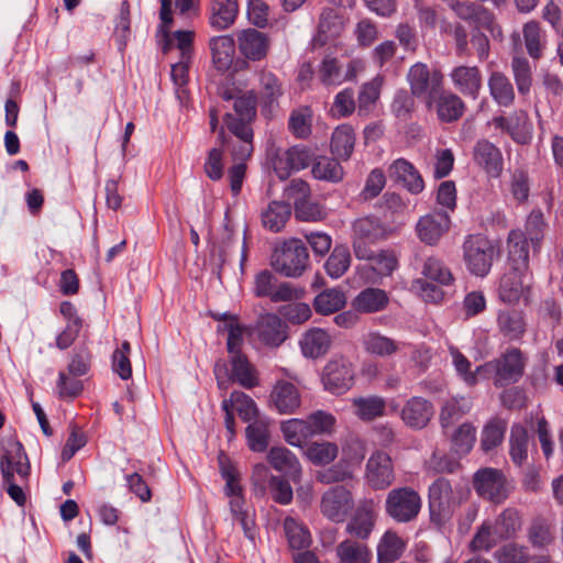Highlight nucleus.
<instances>
[{
	"label": "nucleus",
	"instance_id": "nucleus-52",
	"mask_svg": "<svg viewBox=\"0 0 563 563\" xmlns=\"http://www.w3.org/2000/svg\"><path fill=\"white\" fill-rule=\"evenodd\" d=\"M338 453V445L328 441L312 442L305 451L307 459L314 465L330 464L336 459Z\"/></svg>",
	"mask_w": 563,
	"mask_h": 563
},
{
	"label": "nucleus",
	"instance_id": "nucleus-63",
	"mask_svg": "<svg viewBox=\"0 0 563 563\" xmlns=\"http://www.w3.org/2000/svg\"><path fill=\"white\" fill-rule=\"evenodd\" d=\"M511 68L519 93L527 95L532 84V74L528 59L519 56L514 57Z\"/></svg>",
	"mask_w": 563,
	"mask_h": 563
},
{
	"label": "nucleus",
	"instance_id": "nucleus-11",
	"mask_svg": "<svg viewBox=\"0 0 563 563\" xmlns=\"http://www.w3.org/2000/svg\"><path fill=\"white\" fill-rule=\"evenodd\" d=\"M473 486L479 497L494 504L504 503L510 494L505 474L493 467L478 470L474 474Z\"/></svg>",
	"mask_w": 563,
	"mask_h": 563
},
{
	"label": "nucleus",
	"instance_id": "nucleus-64",
	"mask_svg": "<svg viewBox=\"0 0 563 563\" xmlns=\"http://www.w3.org/2000/svg\"><path fill=\"white\" fill-rule=\"evenodd\" d=\"M500 540L501 539L495 534L494 523L485 521L474 534L471 541V549L473 551H488Z\"/></svg>",
	"mask_w": 563,
	"mask_h": 563
},
{
	"label": "nucleus",
	"instance_id": "nucleus-33",
	"mask_svg": "<svg viewBox=\"0 0 563 563\" xmlns=\"http://www.w3.org/2000/svg\"><path fill=\"white\" fill-rule=\"evenodd\" d=\"M230 378L242 387L251 389L258 385V376L255 367L243 353L230 355Z\"/></svg>",
	"mask_w": 563,
	"mask_h": 563
},
{
	"label": "nucleus",
	"instance_id": "nucleus-57",
	"mask_svg": "<svg viewBox=\"0 0 563 563\" xmlns=\"http://www.w3.org/2000/svg\"><path fill=\"white\" fill-rule=\"evenodd\" d=\"M229 506L234 520L239 521L244 534L253 540L254 539V519L244 508L245 501L243 495L229 498Z\"/></svg>",
	"mask_w": 563,
	"mask_h": 563
},
{
	"label": "nucleus",
	"instance_id": "nucleus-49",
	"mask_svg": "<svg viewBox=\"0 0 563 563\" xmlns=\"http://www.w3.org/2000/svg\"><path fill=\"white\" fill-rule=\"evenodd\" d=\"M497 323L500 332L510 340H519L526 331L523 316L516 310L500 311Z\"/></svg>",
	"mask_w": 563,
	"mask_h": 563
},
{
	"label": "nucleus",
	"instance_id": "nucleus-23",
	"mask_svg": "<svg viewBox=\"0 0 563 563\" xmlns=\"http://www.w3.org/2000/svg\"><path fill=\"white\" fill-rule=\"evenodd\" d=\"M267 461L274 470L289 476L294 483L300 482L302 475L300 462L287 448H272L268 451Z\"/></svg>",
	"mask_w": 563,
	"mask_h": 563
},
{
	"label": "nucleus",
	"instance_id": "nucleus-16",
	"mask_svg": "<svg viewBox=\"0 0 563 563\" xmlns=\"http://www.w3.org/2000/svg\"><path fill=\"white\" fill-rule=\"evenodd\" d=\"M451 228L448 213H426L417 222L418 238L427 245H437Z\"/></svg>",
	"mask_w": 563,
	"mask_h": 563
},
{
	"label": "nucleus",
	"instance_id": "nucleus-54",
	"mask_svg": "<svg viewBox=\"0 0 563 563\" xmlns=\"http://www.w3.org/2000/svg\"><path fill=\"white\" fill-rule=\"evenodd\" d=\"M453 449L459 454H467L476 442V428L464 422L459 426L451 435Z\"/></svg>",
	"mask_w": 563,
	"mask_h": 563
},
{
	"label": "nucleus",
	"instance_id": "nucleus-55",
	"mask_svg": "<svg viewBox=\"0 0 563 563\" xmlns=\"http://www.w3.org/2000/svg\"><path fill=\"white\" fill-rule=\"evenodd\" d=\"M283 95L279 79L271 71L260 74V97L265 106L271 107Z\"/></svg>",
	"mask_w": 563,
	"mask_h": 563
},
{
	"label": "nucleus",
	"instance_id": "nucleus-26",
	"mask_svg": "<svg viewBox=\"0 0 563 563\" xmlns=\"http://www.w3.org/2000/svg\"><path fill=\"white\" fill-rule=\"evenodd\" d=\"M280 207L285 211H312L310 208V187L302 179H292L284 190Z\"/></svg>",
	"mask_w": 563,
	"mask_h": 563
},
{
	"label": "nucleus",
	"instance_id": "nucleus-62",
	"mask_svg": "<svg viewBox=\"0 0 563 563\" xmlns=\"http://www.w3.org/2000/svg\"><path fill=\"white\" fill-rule=\"evenodd\" d=\"M422 275L440 285L448 286L454 280V277L449 267L442 261L435 257H429L423 264Z\"/></svg>",
	"mask_w": 563,
	"mask_h": 563
},
{
	"label": "nucleus",
	"instance_id": "nucleus-4",
	"mask_svg": "<svg viewBox=\"0 0 563 563\" xmlns=\"http://www.w3.org/2000/svg\"><path fill=\"white\" fill-rule=\"evenodd\" d=\"M462 503L459 492H454L445 478L437 479L429 488V508L431 521L442 526L454 509Z\"/></svg>",
	"mask_w": 563,
	"mask_h": 563
},
{
	"label": "nucleus",
	"instance_id": "nucleus-1",
	"mask_svg": "<svg viewBox=\"0 0 563 563\" xmlns=\"http://www.w3.org/2000/svg\"><path fill=\"white\" fill-rule=\"evenodd\" d=\"M498 254L494 241L482 233L467 234L462 243V258L467 272L476 277L489 274Z\"/></svg>",
	"mask_w": 563,
	"mask_h": 563
},
{
	"label": "nucleus",
	"instance_id": "nucleus-9",
	"mask_svg": "<svg viewBox=\"0 0 563 563\" xmlns=\"http://www.w3.org/2000/svg\"><path fill=\"white\" fill-rule=\"evenodd\" d=\"M366 485L374 490L389 488L395 479V463L389 453L375 450L365 463L364 476Z\"/></svg>",
	"mask_w": 563,
	"mask_h": 563
},
{
	"label": "nucleus",
	"instance_id": "nucleus-36",
	"mask_svg": "<svg viewBox=\"0 0 563 563\" xmlns=\"http://www.w3.org/2000/svg\"><path fill=\"white\" fill-rule=\"evenodd\" d=\"M405 549V540L397 532L387 530L377 544V562L391 563L402 555Z\"/></svg>",
	"mask_w": 563,
	"mask_h": 563
},
{
	"label": "nucleus",
	"instance_id": "nucleus-28",
	"mask_svg": "<svg viewBox=\"0 0 563 563\" xmlns=\"http://www.w3.org/2000/svg\"><path fill=\"white\" fill-rule=\"evenodd\" d=\"M507 246L511 269L527 272L529 265L527 236L520 230H512L508 235Z\"/></svg>",
	"mask_w": 563,
	"mask_h": 563
},
{
	"label": "nucleus",
	"instance_id": "nucleus-56",
	"mask_svg": "<svg viewBox=\"0 0 563 563\" xmlns=\"http://www.w3.org/2000/svg\"><path fill=\"white\" fill-rule=\"evenodd\" d=\"M380 93V79L374 78L373 80L365 82L362 85L358 97H357V110L360 115H366L368 114L376 101L379 98Z\"/></svg>",
	"mask_w": 563,
	"mask_h": 563
},
{
	"label": "nucleus",
	"instance_id": "nucleus-24",
	"mask_svg": "<svg viewBox=\"0 0 563 563\" xmlns=\"http://www.w3.org/2000/svg\"><path fill=\"white\" fill-rule=\"evenodd\" d=\"M353 413L363 422H372L386 413V399L378 395L358 396L351 399Z\"/></svg>",
	"mask_w": 563,
	"mask_h": 563
},
{
	"label": "nucleus",
	"instance_id": "nucleus-8",
	"mask_svg": "<svg viewBox=\"0 0 563 563\" xmlns=\"http://www.w3.org/2000/svg\"><path fill=\"white\" fill-rule=\"evenodd\" d=\"M526 358L517 347L508 349L498 358L484 365V369L495 373L494 384L504 387L517 383L523 375Z\"/></svg>",
	"mask_w": 563,
	"mask_h": 563
},
{
	"label": "nucleus",
	"instance_id": "nucleus-58",
	"mask_svg": "<svg viewBox=\"0 0 563 563\" xmlns=\"http://www.w3.org/2000/svg\"><path fill=\"white\" fill-rule=\"evenodd\" d=\"M225 100L234 99L233 109L238 119H245L246 121H254L256 117V96L253 91H249L242 96L234 98L231 93L224 92Z\"/></svg>",
	"mask_w": 563,
	"mask_h": 563
},
{
	"label": "nucleus",
	"instance_id": "nucleus-14",
	"mask_svg": "<svg viewBox=\"0 0 563 563\" xmlns=\"http://www.w3.org/2000/svg\"><path fill=\"white\" fill-rule=\"evenodd\" d=\"M354 373L350 363L344 360L330 361L323 368L322 383L332 394H343L353 384Z\"/></svg>",
	"mask_w": 563,
	"mask_h": 563
},
{
	"label": "nucleus",
	"instance_id": "nucleus-37",
	"mask_svg": "<svg viewBox=\"0 0 563 563\" xmlns=\"http://www.w3.org/2000/svg\"><path fill=\"white\" fill-rule=\"evenodd\" d=\"M338 563H368L372 552L366 544L346 539L335 548Z\"/></svg>",
	"mask_w": 563,
	"mask_h": 563
},
{
	"label": "nucleus",
	"instance_id": "nucleus-32",
	"mask_svg": "<svg viewBox=\"0 0 563 563\" xmlns=\"http://www.w3.org/2000/svg\"><path fill=\"white\" fill-rule=\"evenodd\" d=\"M316 80L325 88L344 84L343 65L336 57L325 55L316 68Z\"/></svg>",
	"mask_w": 563,
	"mask_h": 563
},
{
	"label": "nucleus",
	"instance_id": "nucleus-31",
	"mask_svg": "<svg viewBox=\"0 0 563 563\" xmlns=\"http://www.w3.org/2000/svg\"><path fill=\"white\" fill-rule=\"evenodd\" d=\"M331 343V336L325 330L312 328L303 333L300 347L306 357L318 358L329 351Z\"/></svg>",
	"mask_w": 563,
	"mask_h": 563
},
{
	"label": "nucleus",
	"instance_id": "nucleus-10",
	"mask_svg": "<svg viewBox=\"0 0 563 563\" xmlns=\"http://www.w3.org/2000/svg\"><path fill=\"white\" fill-rule=\"evenodd\" d=\"M0 471L2 479L18 476L20 482H26L30 475V463L21 442L10 437L2 441L0 452Z\"/></svg>",
	"mask_w": 563,
	"mask_h": 563
},
{
	"label": "nucleus",
	"instance_id": "nucleus-48",
	"mask_svg": "<svg viewBox=\"0 0 563 563\" xmlns=\"http://www.w3.org/2000/svg\"><path fill=\"white\" fill-rule=\"evenodd\" d=\"M311 173L316 179L339 183L343 179V167L336 158L319 156L312 164Z\"/></svg>",
	"mask_w": 563,
	"mask_h": 563
},
{
	"label": "nucleus",
	"instance_id": "nucleus-50",
	"mask_svg": "<svg viewBox=\"0 0 563 563\" xmlns=\"http://www.w3.org/2000/svg\"><path fill=\"white\" fill-rule=\"evenodd\" d=\"M351 265V253L347 246L336 245L324 263V269L332 279L342 277Z\"/></svg>",
	"mask_w": 563,
	"mask_h": 563
},
{
	"label": "nucleus",
	"instance_id": "nucleus-59",
	"mask_svg": "<svg viewBox=\"0 0 563 563\" xmlns=\"http://www.w3.org/2000/svg\"><path fill=\"white\" fill-rule=\"evenodd\" d=\"M268 426L261 419L250 422L246 428L249 446L254 452H263L268 445Z\"/></svg>",
	"mask_w": 563,
	"mask_h": 563
},
{
	"label": "nucleus",
	"instance_id": "nucleus-25",
	"mask_svg": "<svg viewBox=\"0 0 563 563\" xmlns=\"http://www.w3.org/2000/svg\"><path fill=\"white\" fill-rule=\"evenodd\" d=\"M389 303L388 294L380 288L368 287L360 291L352 300V308L362 314L383 311Z\"/></svg>",
	"mask_w": 563,
	"mask_h": 563
},
{
	"label": "nucleus",
	"instance_id": "nucleus-60",
	"mask_svg": "<svg viewBox=\"0 0 563 563\" xmlns=\"http://www.w3.org/2000/svg\"><path fill=\"white\" fill-rule=\"evenodd\" d=\"M312 112L310 108H299L291 112L288 126L298 139H306L311 133Z\"/></svg>",
	"mask_w": 563,
	"mask_h": 563
},
{
	"label": "nucleus",
	"instance_id": "nucleus-17",
	"mask_svg": "<svg viewBox=\"0 0 563 563\" xmlns=\"http://www.w3.org/2000/svg\"><path fill=\"white\" fill-rule=\"evenodd\" d=\"M269 402L278 413L291 415L300 407L301 396L292 383L282 379L274 385Z\"/></svg>",
	"mask_w": 563,
	"mask_h": 563
},
{
	"label": "nucleus",
	"instance_id": "nucleus-21",
	"mask_svg": "<svg viewBox=\"0 0 563 563\" xmlns=\"http://www.w3.org/2000/svg\"><path fill=\"white\" fill-rule=\"evenodd\" d=\"M473 157L475 163L483 167L489 176H500L504 167L503 154L492 142L485 139L477 141Z\"/></svg>",
	"mask_w": 563,
	"mask_h": 563
},
{
	"label": "nucleus",
	"instance_id": "nucleus-3",
	"mask_svg": "<svg viewBox=\"0 0 563 563\" xmlns=\"http://www.w3.org/2000/svg\"><path fill=\"white\" fill-rule=\"evenodd\" d=\"M272 266L280 275L289 278L300 277L308 267L309 253L306 245L298 239L285 241L275 249Z\"/></svg>",
	"mask_w": 563,
	"mask_h": 563
},
{
	"label": "nucleus",
	"instance_id": "nucleus-2",
	"mask_svg": "<svg viewBox=\"0 0 563 563\" xmlns=\"http://www.w3.org/2000/svg\"><path fill=\"white\" fill-rule=\"evenodd\" d=\"M223 121L230 135L221 129L218 136L220 145L230 153L232 159H249L254 151L253 121L238 119L232 113H227Z\"/></svg>",
	"mask_w": 563,
	"mask_h": 563
},
{
	"label": "nucleus",
	"instance_id": "nucleus-43",
	"mask_svg": "<svg viewBox=\"0 0 563 563\" xmlns=\"http://www.w3.org/2000/svg\"><path fill=\"white\" fill-rule=\"evenodd\" d=\"M489 93L499 106L509 107L515 100L512 84L500 71H493L488 79Z\"/></svg>",
	"mask_w": 563,
	"mask_h": 563
},
{
	"label": "nucleus",
	"instance_id": "nucleus-47",
	"mask_svg": "<svg viewBox=\"0 0 563 563\" xmlns=\"http://www.w3.org/2000/svg\"><path fill=\"white\" fill-rule=\"evenodd\" d=\"M355 144L354 130L349 124L338 126L331 137V151L340 158L349 159Z\"/></svg>",
	"mask_w": 563,
	"mask_h": 563
},
{
	"label": "nucleus",
	"instance_id": "nucleus-13",
	"mask_svg": "<svg viewBox=\"0 0 563 563\" xmlns=\"http://www.w3.org/2000/svg\"><path fill=\"white\" fill-rule=\"evenodd\" d=\"M377 507L378 505L374 499L361 500L353 517L346 525V532L362 540L367 539L376 523Z\"/></svg>",
	"mask_w": 563,
	"mask_h": 563
},
{
	"label": "nucleus",
	"instance_id": "nucleus-15",
	"mask_svg": "<svg viewBox=\"0 0 563 563\" xmlns=\"http://www.w3.org/2000/svg\"><path fill=\"white\" fill-rule=\"evenodd\" d=\"M238 38V48L245 58L252 62H257L264 59L271 47L269 37L256 30V29H245L236 34Z\"/></svg>",
	"mask_w": 563,
	"mask_h": 563
},
{
	"label": "nucleus",
	"instance_id": "nucleus-53",
	"mask_svg": "<svg viewBox=\"0 0 563 563\" xmlns=\"http://www.w3.org/2000/svg\"><path fill=\"white\" fill-rule=\"evenodd\" d=\"M218 320H223V330L228 332V342L227 347L230 355H234L235 353H241V347L243 345V335H244V327H242L238 318L235 316L222 314L216 317Z\"/></svg>",
	"mask_w": 563,
	"mask_h": 563
},
{
	"label": "nucleus",
	"instance_id": "nucleus-34",
	"mask_svg": "<svg viewBox=\"0 0 563 563\" xmlns=\"http://www.w3.org/2000/svg\"><path fill=\"white\" fill-rule=\"evenodd\" d=\"M346 301V295L341 288H327L314 297L313 308L317 313L329 316L341 311Z\"/></svg>",
	"mask_w": 563,
	"mask_h": 563
},
{
	"label": "nucleus",
	"instance_id": "nucleus-6",
	"mask_svg": "<svg viewBox=\"0 0 563 563\" xmlns=\"http://www.w3.org/2000/svg\"><path fill=\"white\" fill-rule=\"evenodd\" d=\"M421 509L419 494L410 487L393 488L386 496L385 511L399 523L415 520Z\"/></svg>",
	"mask_w": 563,
	"mask_h": 563
},
{
	"label": "nucleus",
	"instance_id": "nucleus-45",
	"mask_svg": "<svg viewBox=\"0 0 563 563\" xmlns=\"http://www.w3.org/2000/svg\"><path fill=\"white\" fill-rule=\"evenodd\" d=\"M507 426V421L499 417L485 423L481 434V448L484 452H490L503 443Z\"/></svg>",
	"mask_w": 563,
	"mask_h": 563
},
{
	"label": "nucleus",
	"instance_id": "nucleus-12",
	"mask_svg": "<svg viewBox=\"0 0 563 563\" xmlns=\"http://www.w3.org/2000/svg\"><path fill=\"white\" fill-rule=\"evenodd\" d=\"M353 507V495L343 485L330 487L321 496L320 511L332 522H344Z\"/></svg>",
	"mask_w": 563,
	"mask_h": 563
},
{
	"label": "nucleus",
	"instance_id": "nucleus-44",
	"mask_svg": "<svg viewBox=\"0 0 563 563\" xmlns=\"http://www.w3.org/2000/svg\"><path fill=\"white\" fill-rule=\"evenodd\" d=\"M235 410L240 418L245 422H252L257 419L258 409L255 401L243 391H233L229 399L222 401V409Z\"/></svg>",
	"mask_w": 563,
	"mask_h": 563
},
{
	"label": "nucleus",
	"instance_id": "nucleus-38",
	"mask_svg": "<svg viewBox=\"0 0 563 563\" xmlns=\"http://www.w3.org/2000/svg\"><path fill=\"white\" fill-rule=\"evenodd\" d=\"M362 345L372 355L387 357L395 354L399 350L400 344L378 331H372L363 336Z\"/></svg>",
	"mask_w": 563,
	"mask_h": 563
},
{
	"label": "nucleus",
	"instance_id": "nucleus-20",
	"mask_svg": "<svg viewBox=\"0 0 563 563\" xmlns=\"http://www.w3.org/2000/svg\"><path fill=\"white\" fill-rule=\"evenodd\" d=\"M454 87L464 96L476 100L482 89V73L477 66H457L450 73Z\"/></svg>",
	"mask_w": 563,
	"mask_h": 563
},
{
	"label": "nucleus",
	"instance_id": "nucleus-42",
	"mask_svg": "<svg viewBox=\"0 0 563 563\" xmlns=\"http://www.w3.org/2000/svg\"><path fill=\"white\" fill-rule=\"evenodd\" d=\"M527 272H511L505 274L499 284V297L504 302L516 303L523 294Z\"/></svg>",
	"mask_w": 563,
	"mask_h": 563
},
{
	"label": "nucleus",
	"instance_id": "nucleus-35",
	"mask_svg": "<svg viewBox=\"0 0 563 563\" xmlns=\"http://www.w3.org/2000/svg\"><path fill=\"white\" fill-rule=\"evenodd\" d=\"M239 5L236 0H212L210 25L218 30H227L238 16Z\"/></svg>",
	"mask_w": 563,
	"mask_h": 563
},
{
	"label": "nucleus",
	"instance_id": "nucleus-22",
	"mask_svg": "<svg viewBox=\"0 0 563 563\" xmlns=\"http://www.w3.org/2000/svg\"><path fill=\"white\" fill-rule=\"evenodd\" d=\"M433 416V406L422 397H411L401 409V419L413 429L424 428Z\"/></svg>",
	"mask_w": 563,
	"mask_h": 563
},
{
	"label": "nucleus",
	"instance_id": "nucleus-29",
	"mask_svg": "<svg viewBox=\"0 0 563 563\" xmlns=\"http://www.w3.org/2000/svg\"><path fill=\"white\" fill-rule=\"evenodd\" d=\"M494 526L495 534L499 539H516L523 526L522 514L515 507H507L497 516Z\"/></svg>",
	"mask_w": 563,
	"mask_h": 563
},
{
	"label": "nucleus",
	"instance_id": "nucleus-46",
	"mask_svg": "<svg viewBox=\"0 0 563 563\" xmlns=\"http://www.w3.org/2000/svg\"><path fill=\"white\" fill-rule=\"evenodd\" d=\"M285 441L296 448H302L312 438L307 419H288L280 423Z\"/></svg>",
	"mask_w": 563,
	"mask_h": 563
},
{
	"label": "nucleus",
	"instance_id": "nucleus-51",
	"mask_svg": "<svg viewBox=\"0 0 563 563\" xmlns=\"http://www.w3.org/2000/svg\"><path fill=\"white\" fill-rule=\"evenodd\" d=\"M284 531L291 549H307L311 544V536L307 527L292 517L284 520Z\"/></svg>",
	"mask_w": 563,
	"mask_h": 563
},
{
	"label": "nucleus",
	"instance_id": "nucleus-39",
	"mask_svg": "<svg viewBox=\"0 0 563 563\" xmlns=\"http://www.w3.org/2000/svg\"><path fill=\"white\" fill-rule=\"evenodd\" d=\"M258 335L266 344L278 346L286 339L285 324L276 314H265L258 324Z\"/></svg>",
	"mask_w": 563,
	"mask_h": 563
},
{
	"label": "nucleus",
	"instance_id": "nucleus-7",
	"mask_svg": "<svg viewBox=\"0 0 563 563\" xmlns=\"http://www.w3.org/2000/svg\"><path fill=\"white\" fill-rule=\"evenodd\" d=\"M407 77L411 93L423 99L428 107H432L434 98L442 90L443 75L441 71H431L426 64L417 63L410 67Z\"/></svg>",
	"mask_w": 563,
	"mask_h": 563
},
{
	"label": "nucleus",
	"instance_id": "nucleus-18",
	"mask_svg": "<svg viewBox=\"0 0 563 563\" xmlns=\"http://www.w3.org/2000/svg\"><path fill=\"white\" fill-rule=\"evenodd\" d=\"M388 175L391 180L400 184L412 195H418L424 189L421 174L405 158L395 159L388 168Z\"/></svg>",
	"mask_w": 563,
	"mask_h": 563
},
{
	"label": "nucleus",
	"instance_id": "nucleus-5",
	"mask_svg": "<svg viewBox=\"0 0 563 563\" xmlns=\"http://www.w3.org/2000/svg\"><path fill=\"white\" fill-rule=\"evenodd\" d=\"M402 225L404 221L398 220L396 213H369L354 222L353 232L354 236L374 243L397 232Z\"/></svg>",
	"mask_w": 563,
	"mask_h": 563
},
{
	"label": "nucleus",
	"instance_id": "nucleus-19",
	"mask_svg": "<svg viewBox=\"0 0 563 563\" xmlns=\"http://www.w3.org/2000/svg\"><path fill=\"white\" fill-rule=\"evenodd\" d=\"M455 14L477 29H487L493 31L495 16L494 13L482 4L465 0L455 1L451 4Z\"/></svg>",
	"mask_w": 563,
	"mask_h": 563
},
{
	"label": "nucleus",
	"instance_id": "nucleus-41",
	"mask_svg": "<svg viewBox=\"0 0 563 563\" xmlns=\"http://www.w3.org/2000/svg\"><path fill=\"white\" fill-rule=\"evenodd\" d=\"M529 435L522 424H514L509 435V455L512 463L522 466L528 460Z\"/></svg>",
	"mask_w": 563,
	"mask_h": 563
},
{
	"label": "nucleus",
	"instance_id": "nucleus-61",
	"mask_svg": "<svg viewBox=\"0 0 563 563\" xmlns=\"http://www.w3.org/2000/svg\"><path fill=\"white\" fill-rule=\"evenodd\" d=\"M494 558L498 563H528L530 553L526 545L511 542L495 551Z\"/></svg>",
	"mask_w": 563,
	"mask_h": 563
},
{
	"label": "nucleus",
	"instance_id": "nucleus-30",
	"mask_svg": "<svg viewBox=\"0 0 563 563\" xmlns=\"http://www.w3.org/2000/svg\"><path fill=\"white\" fill-rule=\"evenodd\" d=\"M209 47L216 68L220 71L228 70L234 59L235 41L232 35H220L210 38Z\"/></svg>",
	"mask_w": 563,
	"mask_h": 563
},
{
	"label": "nucleus",
	"instance_id": "nucleus-40",
	"mask_svg": "<svg viewBox=\"0 0 563 563\" xmlns=\"http://www.w3.org/2000/svg\"><path fill=\"white\" fill-rule=\"evenodd\" d=\"M473 407L472 400L467 397H452L446 400L440 411V423L443 430L453 426L463 416L468 413Z\"/></svg>",
	"mask_w": 563,
	"mask_h": 563
},
{
	"label": "nucleus",
	"instance_id": "nucleus-27",
	"mask_svg": "<svg viewBox=\"0 0 563 563\" xmlns=\"http://www.w3.org/2000/svg\"><path fill=\"white\" fill-rule=\"evenodd\" d=\"M433 104H435L437 114L441 122L457 121L465 111V103L461 97L443 89L434 98Z\"/></svg>",
	"mask_w": 563,
	"mask_h": 563
}]
</instances>
